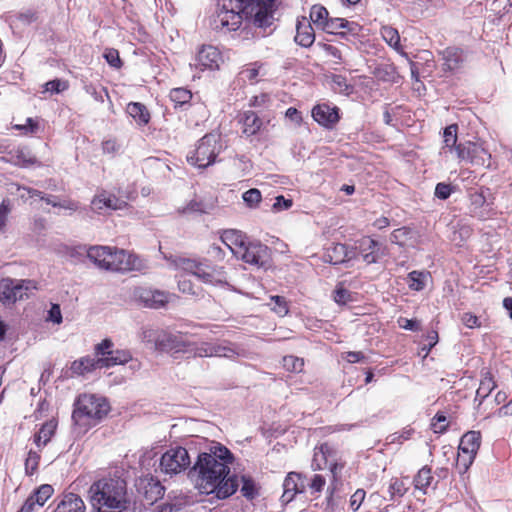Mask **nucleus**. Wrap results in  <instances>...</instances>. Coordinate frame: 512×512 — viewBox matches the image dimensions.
Listing matches in <instances>:
<instances>
[{"instance_id":"nucleus-32","label":"nucleus","mask_w":512,"mask_h":512,"mask_svg":"<svg viewBox=\"0 0 512 512\" xmlns=\"http://www.w3.org/2000/svg\"><path fill=\"white\" fill-rule=\"evenodd\" d=\"M18 191H21L20 197L24 200L28 198H39L42 201H45L47 204L52 205L53 207H57L60 205V201L57 200V197L52 195H44L41 191L27 188V187H18Z\"/></svg>"},{"instance_id":"nucleus-5","label":"nucleus","mask_w":512,"mask_h":512,"mask_svg":"<svg viewBox=\"0 0 512 512\" xmlns=\"http://www.w3.org/2000/svg\"><path fill=\"white\" fill-rule=\"evenodd\" d=\"M109 410L110 406L105 398L83 394L76 401L72 418L76 425L87 429L104 418Z\"/></svg>"},{"instance_id":"nucleus-10","label":"nucleus","mask_w":512,"mask_h":512,"mask_svg":"<svg viewBox=\"0 0 512 512\" xmlns=\"http://www.w3.org/2000/svg\"><path fill=\"white\" fill-rule=\"evenodd\" d=\"M481 435L478 431H469L465 433L459 444L457 463L466 471L473 463L475 456L480 448Z\"/></svg>"},{"instance_id":"nucleus-47","label":"nucleus","mask_w":512,"mask_h":512,"mask_svg":"<svg viewBox=\"0 0 512 512\" xmlns=\"http://www.w3.org/2000/svg\"><path fill=\"white\" fill-rule=\"evenodd\" d=\"M261 198V192L255 188L243 193V200L250 207H256L260 203Z\"/></svg>"},{"instance_id":"nucleus-12","label":"nucleus","mask_w":512,"mask_h":512,"mask_svg":"<svg viewBox=\"0 0 512 512\" xmlns=\"http://www.w3.org/2000/svg\"><path fill=\"white\" fill-rule=\"evenodd\" d=\"M237 257L256 267H265L270 257L269 248L260 242H246Z\"/></svg>"},{"instance_id":"nucleus-61","label":"nucleus","mask_w":512,"mask_h":512,"mask_svg":"<svg viewBox=\"0 0 512 512\" xmlns=\"http://www.w3.org/2000/svg\"><path fill=\"white\" fill-rule=\"evenodd\" d=\"M326 484L325 478L321 475H314L311 483H310V489L312 493H319L323 490L324 486Z\"/></svg>"},{"instance_id":"nucleus-64","label":"nucleus","mask_w":512,"mask_h":512,"mask_svg":"<svg viewBox=\"0 0 512 512\" xmlns=\"http://www.w3.org/2000/svg\"><path fill=\"white\" fill-rule=\"evenodd\" d=\"M365 498V491L363 490H357L352 496H351V499H350V506L351 508L356 511L358 510V508L360 507V504L361 502L364 500Z\"/></svg>"},{"instance_id":"nucleus-49","label":"nucleus","mask_w":512,"mask_h":512,"mask_svg":"<svg viewBox=\"0 0 512 512\" xmlns=\"http://www.w3.org/2000/svg\"><path fill=\"white\" fill-rule=\"evenodd\" d=\"M453 190L454 187L451 184L441 182L435 187V196L441 200H446L449 198Z\"/></svg>"},{"instance_id":"nucleus-4","label":"nucleus","mask_w":512,"mask_h":512,"mask_svg":"<svg viewBox=\"0 0 512 512\" xmlns=\"http://www.w3.org/2000/svg\"><path fill=\"white\" fill-rule=\"evenodd\" d=\"M164 258L169 262L171 268L191 274L204 284L218 287L229 286L228 276L224 267L211 265L207 259L177 255H164Z\"/></svg>"},{"instance_id":"nucleus-54","label":"nucleus","mask_w":512,"mask_h":512,"mask_svg":"<svg viewBox=\"0 0 512 512\" xmlns=\"http://www.w3.org/2000/svg\"><path fill=\"white\" fill-rule=\"evenodd\" d=\"M292 204L291 199H286L284 196L279 195L275 198V202L272 205V211L277 213L283 210H288L292 207Z\"/></svg>"},{"instance_id":"nucleus-41","label":"nucleus","mask_w":512,"mask_h":512,"mask_svg":"<svg viewBox=\"0 0 512 512\" xmlns=\"http://www.w3.org/2000/svg\"><path fill=\"white\" fill-rule=\"evenodd\" d=\"M169 97L175 106H182L190 101L192 94L185 88H174L170 91Z\"/></svg>"},{"instance_id":"nucleus-24","label":"nucleus","mask_w":512,"mask_h":512,"mask_svg":"<svg viewBox=\"0 0 512 512\" xmlns=\"http://www.w3.org/2000/svg\"><path fill=\"white\" fill-rule=\"evenodd\" d=\"M352 254V252L348 251L346 245L334 244L324 254V261L337 265L350 260L353 257Z\"/></svg>"},{"instance_id":"nucleus-16","label":"nucleus","mask_w":512,"mask_h":512,"mask_svg":"<svg viewBox=\"0 0 512 512\" xmlns=\"http://www.w3.org/2000/svg\"><path fill=\"white\" fill-rule=\"evenodd\" d=\"M313 119L321 126L330 128L339 121L338 109L327 104H318L312 109Z\"/></svg>"},{"instance_id":"nucleus-9","label":"nucleus","mask_w":512,"mask_h":512,"mask_svg":"<svg viewBox=\"0 0 512 512\" xmlns=\"http://www.w3.org/2000/svg\"><path fill=\"white\" fill-rule=\"evenodd\" d=\"M36 289V283L32 280L2 279L0 281V301L14 303L28 297L29 292Z\"/></svg>"},{"instance_id":"nucleus-31","label":"nucleus","mask_w":512,"mask_h":512,"mask_svg":"<svg viewBox=\"0 0 512 512\" xmlns=\"http://www.w3.org/2000/svg\"><path fill=\"white\" fill-rule=\"evenodd\" d=\"M491 155L478 143L470 142V162L475 165L489 166Z\"/></svg>"},{"instance_id":"nucleus-25","label":"nucleus","mask_w":512,"mask_h":512,"mask_svg":"<svg viewBox=\"0 0 512 512\" xmlns=\"http://www.w3.org/2000/svg\"><path fill=\"white\" fill-rule=\"evenodd\" d=\"M110 246H92L87 250V257L98 268L106 270L110 258Z\"/></svg>"},{"instance_id":"nucleus-58","label":"nucleus","mask_w":512,"mask_h":512,"mask_svg":"<svg viewBox=\"0 0 512 512\" xmlns=\"http://www.w3.org/2000/svg\"><path fill=\"white\" fill-rule=\"evenodd\" d=\"M113 346V343L109 339H104L101 343L97 344L96 346V355L98 357H105L109 356L110 353L113 351L111 350Z\"/></svg>"},{"instance_id":"nucleus-11","label":"nucleus","mask_w":512,"mask_h":512,"mask_svg":"<svg viewBox=\"0 0 512 512\" xmlns=\"http://www.w3.org/2000/svg\"><path fill=\"white\" fill-rule=\"evenodd\" d=\"M223 61V56L217 47L202 45L196 53L194 63H191L190 66L199 71L217 70Z\"/></svg>"},{"instance_id":"nucleus-18","label":"nucleus","mask_w":512,"mask_h":512,"mask_svg":"<svg viewBox=\"0 0 512 512\" xmlns=\"http://www.w3.org/2000/svg\"><path fill=\"white\" fill-rule=\"evenodd\" d=\"M140 337L143 342L152 345L156 350L168 349L171 341L169 335L152 328H143Z\"/></svg>"},{"instance_id":"nucleus-43","label":"nucleus","mask_w":512,"mask_h":512,"mask_svg":"<svg viewBox=\"0 0 512 512\" xmlns=\"http://www.w3.org/2000/svg\"><path fill=\"white\" fill-rule=\"evenodd\" d=\"M457 131L458 126L456 124H452L447 126L443 133L445 147L449 148L451 152L457 146Z\"/></svg>"},{"instance_id":"nucleus-2","label":"nucleus","mask_w":512,"mask_h":512,"mask_svg":"<svg viewBox=\"0 0 512 512\" xmlns=\"http://www.w3.org/2000/svg\"><path fill=\"white\" fill-rule=\"evenodd\" d=\"M276 7L277 0H217L213 27L224 32L235 31L244 17H250L256 26L266 28L274 21Z\"/></svg>"},{"instance_id":"nucleus-63","label":"nucleus","mask_w":512,"mask_h":512,"mask_svg":"<svg viewBox=\"0 0 512 512\" xmlns=\"http://www.w3.org/2000/svg\"><path fill=\"white\" fill-rule=\"evenodd\" d=\"M178 288L184 294H188V295H195L196 294V291L194 289V285L192 284V282L190 280L180 279L178 281Z\"/></svg>"},{"instance_id":"nucleus-59","label":"nucleus","mask_w":512,"mask_h":512,"mask_svg":"<svg viewBox=\"0 0 512 512\" xmlns=\"http://www.w3.org/2000/svg\"><path fill=\"white\" fill-rule=\"evenodd\" d=\"M461 322L463 323V325H465L467 328H477V327H480L481 326V323L479 321V318L472 314V313H464L462 316H461Z\"/></svg>"},{"instance_id":"nucleus-51","label":"nucleus","mask_w":512,"mask_h":512,"mask_svg":"<svg viewBox=\"0 0 512 512\" xmlns=\"http://www.w3.org/2000/svg\"><path fill=\"white\" fill-rule=\"evenodd\" d=\"M194 352L199 357H214V343L203 342L195 347Z\"/></svg>"},{"instance_id":"nucleus-35","label":"nucleus","mask_w":512,"mask_h":512,"mask_svg":"<svg viewBox=\"0 0 512 512\" xmlns=\"http://www.w3.org/2000/svg\"><path fill=\"white\" fill-rule=\"evenodd\" d=\"M433 476L431 468L425 466L421 468L414 479L415 488L426 493L427 488L431 485Z\"/></svg>"},{"instance_id":"nucleus-27","label":"nucleus","mask_w":512,"mask_h":512,"mask_svg":"<svg viewBox=\"0 0 512 512\" xmlns=\"http://www.w3.org/2000/svg\"><path fill=\"white\" fill-rule=\"evenodd\" d=\"M443 60L446 70H457L464 62L463 51L456 47H448L443 51Z\"/></svg>"},{"instance_id":"nucleus-29","label":"nucleus","mask_w":512,"mask_h":512,"mask_svg":"<svg viewBox=\"0 0 512 512\" xmlns=\"http://www.w3.org/2000/svg\"><path fill=\"white\" fill-rule=\"evenodd\" d=\"M245 352L237 345L231 343H214V357H226L229 359H236L237 357H244Z\"/></svg>"},{"instance_id":"nucleus-36","label":"nucleus","mask_w":512,"mask_h":512,"mask_svg":"<svg viewBox=\"0 0 512 512\" xmlns=\"http://www.w3.org/2000/svg\"><path fill=\"white\" fill-rule=\"evenodd\" d=\"M428 277V273L412 271L411 273L408 274L407 277V283L409 288L415 291L423 290L426 285Z\"/></svg>"},{"instance_id":"nucleus-37","label":"nucleus","mask_w":512,"mask_h":512,"mask_svg":"<svg viewBox=\"0 0 512 512\" xmlns=\"http://www.w3.org/2000/svg\"><path fill=\"white\" fill-rule=\"evenodd\" d=\"M377 243L371 238H363L360 243L361 253L363 260L368 263H374L376 261L375 247Z\"/></svg>"},{"instance_id":"nucleus-17","label":"nucleus","mask_w":512,"mask_h":512,"mask_svg":"<svg viewBox=\"0 0 512 512\" xmlns=\"http://www.w3.org/2000/svg\"><path fill=\"white\" fill-rule=\"evenodd\" d=\"M305 485L301 478V475L296 472H290L283 483L284 492L282 494V502H291L297 493L304 491Z\"/></svg>"},{"instance_id":"nucleus-7","label":"nucleus","mask_w":512,"mask_h":512,"mask_svg":"<svg viewBox=\"0 0 512 512\" xmlns=\"http://www.w3.org/2000/svg\"><path fill=\"white\" fill-rule=\"evenodd\" d=\"M147 268L145 260L138 255L116 247L110 248V258L106 270L116 272L143 271Z\"/></svg>"},{"instance_id":"nucleus-34","label":"nucleus","mask_w":512,"mask_h":512,"mask_svg":"<svg viewBox=\"0 0 512 512\" xmlns=\"http://www.w3.org/2000/svg\"><path fill=\"white\" fill-rule=\"evenodd\" d=\"M127 112L139 124H147L150 119V115L146 107L138 102L129 103L127 106Z\"/></svg>"},{"instance_id":"nucleus-57","label":"nucleus","mask_w":512,"mask_h":512,"mask_svg":"<svg viewBox=\"0 0 512 512\" xmlns=\"http://www.w3.org/2000/svg\"><path fill=\"white\" fill-rule=\"evenodd\" d=\"M455 151L458 159L470 162V142L457 145Z\"/></svg>"},{"instance_id":"nucleus-50","label":"nucleus","mask_w":512,"mask_h":512,"mask_svg":"<svg viewBox=\"0 0 512 512\" xmlns=\"http://www.w3.org/2000/svg\"><path fill=\"white\" fill-rule=\"evenodd\" d=\"M241 493L243 496L250 499H252L257 493L254 482L244 476L242 477Z\"/></svg>"},{"instance_id":"nucleus-39","label":"nucleus","mask_w":512,"mask_h":512,"mask_svg":"<svg viewBox=\"0 0 512 512\" xmlns=\"http://www.w3.org/2000/svg\"><path fill=\"white\" fill-rule=\"evenodd\" d=\"M329 13L327 9L321 5H314L312 6L310 10V20L313 22V24L318 27L322 28L324 24L329 19Z\"/></svg>"},{"instance_id":"nucleus-14","label":"nucleus","mask_w":512,"mask_h":512,"mask_svg":"<svg viewBox=\"0 0 512 512\" xmlns=\"http://www.w3.org/2000/svg\"><path fill=\"white\" fill-rule=\"evenodd\" d=\"M134 298L148 308H160L164 306L169 299V295L163 291L152 290L147 287H137L134 290Z\"/></svg>"},{"instance_id":"nucleus-1","label":"nucleus","mask_w":512,"mask_h":512,"mask_svg":"<svg viewBox=\"0 0 512 512\" xmlns=\"http://www.w3.org/2000/svg\"><path fill=\"white\" fill-rule=\"evenodd\" d=\"M233 454L224 445L214 442L198 455L190 476L201 493H215L217 498L231 496L238 487L235 477H228Z\"/></svg>"},{"instance_id":"nucleus-33","label":"nucleus","mask_w":512,"mask_h":512,"mask_svg":"<svg viewBox=\"0 0 512 512\" xmlns=\"http://www.w3.org/2000/svg\"><path fill=\"white\" fill-rule=\"evenodd\" d=\"M57 424L54 421H48L42 425L39 432L35 435L34 441L38 448L45 446L53 436Z\"/></svg>"},{"instance_id":"nucleus-60","label":"nucleus","mask_w":512,"mask_h":512,"mask_svg":"<svg viewBox=\"0 0 512 512\" xmlns=\"http://www.w3.org/2000/svg\"><path fill=\"white\" fill-rule=\"evenodd\" d=\"M271 300L275 302L273 310L280 316H284L288 313V307L284 298L280 296H273Z\"/></svg>"},{"instance_id":"nucleus-8","label":"nucleus","mask_w":512,"mask_h":512,"mask_svg":"<svg viewBox=\"0 0 512 512\" xmlns=\"http://www.w3.org/2000/svg\"><path fill=\"white\" fill-rule=\"evenodd\" d=\"M191 464L188 451L181 446L168 449L160 458V470L166 475H177Z\"/></svg>"},{"instance_id":"nucleus-45","label":"nucleus","mask_w":512,"mask_h":512,"mask_svg":"<svg viewBox=\"0 0 512 512\" xmlns=\"http://www.w3.org/2000/svg\"><path fill=\"white\" fill-rule=\"evenodd\" d=\"M334 300L339 305H346L354 301V296L342 285H338L334 291Z\"/></svg>"},{"instance_id":"nucleus-53","label":"nucleus","mask_w":512,"mask_h":512,"mask_svg":"<svg viewBox=\"0 0 512 512\" xmlns=\"http://www.w3.org/2000/svg\"><path fill=\"white\" fill-rule=\"evenodd\" d=\"M11 212L9 200H3L0 204V232L3 231L7 224V217Z\"/></svg>"},{"instance_id":"nucleus-48","label":"nucleus","mask_w":512,"mask_h":512,"mask_svg":"<svg viewBox=\"0 0 512 512\" xmlns=\"http://www.w3.org/2000/svg\"><path fill=\"white\" fill-rule=\"evenodd\" d=\"M40 456L37 451L30 450L25 461V468L28 474H33L39 464Z\"/></svg>"},{"instance_id":"nucleus-52","label":"nucleus","mask_w":512,"mask_h":512,"mask_svg":"<svg viewBox=\"0 0 512 512\" xmlns=\"http://www.w3.org/2000/svg\"><path fill=\"white\" fill-rule=\"evenodd\" d=\"M412 434V429H404L400 433H394L386 437V445L393 444L395 442L402 443L410 438Z\"/></svg>"},{"instance_id":"nucleus-40","label":"nucleus","mask_w":512,"mask_h":512,"mask_svg":"<svg viewBox=\"0 0 512 512\" xmlns=\"http://www.w3.org/2000/svg\"><path fill=\"white\" fill-rule=\"evenodd\" d=\"M53 487L48 484L40 486L30 497L34 498L37 507H42L53 494Z\"/></svg>"},{"instance_id":"nucleus-56","label":"nucleus","mask_w":512,"mask_h":512,"mask_svg":"<svg viewBox=\"0 0 512 512\" xmlns=\"http://www.w3.org/2000/svg\"><path fill=\"white\" fill-rule=\"evenodd\" d=\"M67 87H68L67 82L59 80V79L49 81L45 84L46 91L55 92V93L62 92L64 90H66Z\"/></svg>"},{"instance_id":"nucleus-55","label":"nucleus","mask_w":512,"mask_h":512,"mask_svg":"<svg viewBox=\"0 0 512 512\" xmlns=\"http://www.w3.org/2000/svg\"><path fill=\"white\" fill-rule=\"evenodd\" d=\"M104 58L112 67L119 68L121 66L119 52L115 49H106Z\"/></svg>"},{"instance_id":"nucleus-26","label":"nucleus","mask_w":512,"mask_h":512,"mask_svg":"<svg viewBox=\"0 0 512 512\" xmlns=\"http://www.w3.org/2000/svg\"><path fill=\"white\" fill-rule=\"evenodd\" d=\"M131 359L132 355L128 350H113L109 356L99 357L100 368L123 365Z\"/></svg>"},{"instance_id":"nucleus-30","label":"nucleus","mask_w":512,"mask_h":512,"mask_svg":"<svg viewBox=\"0 0 512 512\" xmlns=\"http://www.w3.org/2000/svg\"><path fill=\"white\" fill-rule=\"evenodd\" d=\"M243 133L247 136L255 135L262 126L261 119L253 111H247L241 118Z\"/></svg>"},{"instance_id":"nucleus-21","label":"nucleus","mask_w":512,"mask_h":512,"mask_svg":"<svg viewBox=\"0 0 512 512\" xmlns=\"http://www.w3.org/2000/svg\"><path fill=\"white\" fill-rule=\"evenodd\" d=\"M295 41L303 47H310L315 41L312 25L305 17L297 21Z\"/></svg>"},{"instance_id":"nucleus-22","label":"nucleus","mask_w":512,"mask_h":512,"mask_svg":"<svg viewBox=\"0 0 512 512\" xmlns=\"http://www.w3.org/2000/svg\"><path fill=\"white\" fill-rule=\"evenodd\" d=\"M386 43L394 52L397 61L400 63L409 62L405 46L402 44L400 35L396 29L386 27Z\"/></svg>"},{"instance_id":"nucleus-44","label":"nucleus","mask_w":512,"mask_h":512,"mask_svg":"<svg viewBox=\"0 0 512 512\" xmlns=\"http://www.w3.org/2000/svg\"><path fill=\"white\" fill-rule=\"evenodd\" d=\"M283 366L287 371L298 373L303 370L304 361L296 356H285L283 358Z\"/></svg>"},{"instance_id":"nucleus-38","label":"nucleus","mask_w":512,"mask_h":512,"mask_svg":"<svg viewBox=\"0 0 512 512\" xmlns=\"http://www.w3.org/2000/svg\"><path fill=\"white\" fill-rule=\"evenodd\" d=\"M164 495V487L159 481L154 479L147 480V486H145V496L150 502H154Z\"/></svg>"},{"instance_id":"nucleus-19","label":"nucleus","mask_w":512,"mask_h":512,"mask_svg":"<svg viewBox=\"0 0 512 512\" xmlns=\"http://www.w3.org/2000/svg\"><path fill=\"white\" fill-rule=\"evenodd\" d=\"M220 239L236 257L242 252L246 243V238L242 232L234 229L224 230L220 235Z\"/></svg>"},{"instance_id":"nucleus-20","label":"nucleus","mask_w":512,"mask_h":512,"mask_svg":"<svg viewBox=\"0 0 512 512\" xmlns=\"http://www.w3.org/2000/svg\"><path fill=\"white\" fill-rule=\"evenodd\" d=\"M321 29L331 34H344L341 29H346L348 33L356 35L360 31V26L343 18H329Z\"/></svg>"},{"instance_id":"nucleus-42","label":"nucleus","mask_w":512,"mask_h":512,"mask_svg":"<svg viewBox=\"0 0 512 512\" xmlns=\"http://www.w3.org/2000/svg\"><path fill=\"white\" fill-rule=\"evenodd\" d=\"M495 383L491 376H485L476 391V399L479 398L480 402L489 396L491 391L495 388Z\"/></svg>"},{"instance_id":"nucleus-13","label":"nucleus","mask_w":512,"mask_h":512,"mask_svg":"<svg viewBox=\"0 0 512 512\" xmlns=\"http://www.w3.org/2000/svg\"><path fill=\"white\" fill-rule=\"evenodd\" d=\"M335 454V450L326 443L315 448L312 460V469L321 470L327 467L329 464V469L333 475V478L335 479L337 476V471L341 469V467L335 462Z\"/></svg>"},{"instance_id":"nucleus-46","label":"nucleus","mask_w":512,"mask_h":512,"mask_svg":"<svg viewBox=\"0 0 512 512\" xmlns=\"http://www.w3.org/2000/svg\"><path fill=\"white\" fill-rule=\"evenodd\" d=\"M407 491L406 483L398 478H393L390 481L389 492L392 498L401 497Z\"/></svg>"},{"instance_id":"nucleus-6","label":"nucleus","mask_w":512,"mask_h":512,"mask_svg":"<svg viewBox=\"0 0 512 512\" xmlns=\"http://www.w3.org/2000/svg\"><path fill=\"white\" fill-rule=\"evenodd\" d=\"M222 150L221 135L217 132L208 133L188 153L187 161L198 168H206L215 162Z\"/></svg>"},{"instance_id":"nucleus-15","label":"nucleus","mask_w":512,"mask_h":512,"mask_svg":"<svg viewBox=\"0 0 512 512\" xmlns=\"http://www.w3.org/2000/svg\"><path fill=\"white\" fill-rule=\"evenodd\" d=\"M127 206L124 200L118 199L114 195L101 192L97 194L92 202L91 207L94 211L102 212L103 210H122Z\"/></svg>"},{"instance_id":"nucleus-3","label":"nucleus","mask_w":512,"mask_h":512,"mask_svg":"<svg viewBox=\"0 0 512 512\" xmlns=\"http://www.w3.org/2000/svg\"><path fill=\"white\" fill-rule=\"evenodd\" d=\"M89 502L97 512H121L127 504L126 482L120 477H105L89 488Z\"/></svg>"},{"instance_id":"nucleus-62","label":"nucleus","mask_w":512,"mask_h":512,"mask_svg":"<svg viewBox=\"0 0 512 512\" xmlns=\"http://www.w3.org/2000/svg\"><path fill=\"white\" fill-rule=\"evenodd\" d=\"M47 320L60 324L62 322L61 309L58 304H53L48 312Z\"/></svg>"},{"instance_id":"nucleus-23","label":"nucleus","mask_w":512,"mask_h":512,"mask_svg":"<svg viewBox=\"0 0 512 512\" xmlns=\"http://www.w3.org/2000/svg\"><path fill=\"white\" fill-rule=\"evenodd\" d=\"M54 512H86V506L80 496L68 493L63 496Z\"/></svg>"},{"instance_id":"nucleus-28","label":"nucleus","mask_w":512,"mask_h":512,"mask_svg":"<svg viewBox=\"0 0 512 512\" xmlns=\"http://www.w3.org/2000/svg\"><path fill=\"white\" fill-rule=\"evenodd\" d=\"M96 368H100L99 357L95 359L87 356L72 362L70 370L73 375L81 376L92 372Z\"/></svg>"}]
</instances>
